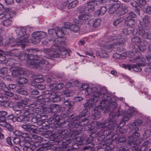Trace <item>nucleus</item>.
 I'll return each mask as SVG.
<instances>
[{
    "instance_id": "f257e3e1",
    "label": "nucleus",
    "mask_w": 151,
    "mask_h": 151,
    "mask_svg": "<svg viewBox=\"0 0 151 151\" xmlns=\"http://www.w3.org/2000/svg\"><path fill=\"white\" fill-rule=\"evenodd\" d=\"M103 94V98L101 100V105L108 111L112 112L117 107V103L114 101L115 98H111V94L105 89H104Z\"/></svg>"
},
{
    "instance_id": "f03ea898",
    "label": "nucleus",
    "mask_w": 151,
    "mask_h": 151,
    "mask_svg": "<svg viewBox=\"0 0 151 151\" xmlns=\"http://www.w3.org/2000/svg\"><path fill=\"white\" fill-rule=\"evenodd\" d=\"M118 126L116 123L114 124V126H109L104 127L101 130H97L95 131H93L92 134H90L91 137H95L98 136H104L105 137V134L108 135L110 134L113 130H116L118 129Z\"/></svg>"
},
{
    "instance_id": "7ed1b4c3",
    "label": "nucleus",
    "mask_w": 151,
    "mask_h": 151,
    "mask_svg": "<svg viewBox=\"0 0 151 151\" xmlns=\"http://www.w3.org/2000/svg\"><path fill=\"white\" fill-rule=\"evenodd\" d=\"M82 116H79L75 117L73 114H72L70 117L72 119L70 124V128H77L78 126H81L87 124L89 122V120L87 118L81 119Z\"/></svg>"
},
{
    "instance_id": "20e7f679",
    "label": "nucleus",
    "mask_w": 151,
    "mask_h": 151,
    "mask_svg": "<svg viewBox=\"0 0 151 151\" xmlns=\"http://www.w3.org/2000/svg\"><path fill=\"white\" fill-rule=\"evenodd\" d=\"M16 33L19 37L16 39V42H20L24 45V43H27L30 42V40L28 39L29 35H26V31L25 28H17L16 30Z\"/></svg>"
},
{
    "instance_id": "39448f33",
    "label": "nucleus",
    "mask_w": 151,
    "mask_h": 151,
    "mask_svg": "<svg viewBox=\"0 0 151 151\" xmlns=\"http://www.w3.org/2000/svg\"><path fill=\"white\" fill-rule=\"evenodd\" d=\"M140 136V134L139 132H134L132 135L129 136L126 139V143L132 147H135L137 144H140L143 141L142 139H139Z\"/></svg>"
},
{
    "instance_id": "423d86ee",
    "label": "nucleus",
    "mask_w": 151,
    "mask_h": 151,
    "mask_svg": "<svg viewBox=\"0 0 151 151\" xmlns=\"http://www.w3.org/2000/svg\"><path fill=\"white\" fill-rule=\"evenodd\" d=\"M80 89L81 90H85V93L88 95L92 94L96 97L102 96L97 88L95 87H89L87 84L83 83L80 88Z\"/></svg>"
},
{
    "instance_id": "0eeeda50",
    "label": "nucleus",
    "mask_w": 151,
    "mask_h": 151,
    "mask_svg": "<svg viewBox=\"0 0 151 151\" xmlns=\"http://www.w3.org/2000/svg\"><path fill=\"white\" fill-rule=\"evenodd\" d=\"M75 129L76 128L74 127L72 128H70V126L69 127V130L70 131L68 134L66 135L67 137H68V138L67 139H64L63 140V143L64 145H66V147H67V146L70 143H71L72 140L76 138L75 136L77 135H78L81 132V131L79 130H77L76 129H73L71 130V129Z\"/></svg>"
},
{
    "instance_id": "6e6552de",
    "label": "nucleus",
    "mask_w": 151,
    "mask_h": 151,
    "mask_svg": "<svg viewBox=\"0 0 151 151\" xmlns=\"http://www.w3.org/2000/svg\"><path fill=\"white\" fill-rule=\"evenodd\" d=\"M132 63H138V64H134L132 65V68L134 71L136 72H140L141 71L142 68H141V66H143L144 64L140 62H142L146 63L147 62L146 59L144 58L139 56H138L134 58V59L130 60Z\"/></svg>"
},
{
    "instance_id": "1a4fd4ad",
    "label": "nucleus",
    "mask_w": 151,
    "mask_h": 151,
    "mask_svg": "<svg viewBox=\"0 0 151 151\" xmlns=\"http://www.w3.org/2000/svg\"><path fill=\"white\" fill-rule=\"evenodd\" d=\"M40 59V58L37 54L35 55H31L27 62L30 68H38L39 65L38 63L39 62L37 60Z\"/></svg>"
},
{
    "instance_id": "9d476101",
    "label": "nucleus",
    "mask_w": 151,
    "mask_h": 151,
    "mask_svg": "<svg viewBox=\"0 0 151 151\" xmlns=\"http://www.w3.org/2000/svg\"><path fill=\"white\" fill-rule=\"evenodd\" d=\"M103 93L104 91H102L101 92H100V94L101 95V96H99L98 97H95L93 96L91 94V95H92L93 99H91L87 102L84 105V107H87L88 106L89 107H94L95 108L96 106V105L95 103L97 102L98 101L100 100L101 99H102L103 98Z\"/></svg>"
},
{
    "instance_id": "9b49d317",
    "label": "nucleus",
    "mask_w": 151,
    "mask_h": 151,
    "mask_svg": "<svg viewBox=\"0 0 151 151\" xmlns=\"http://www.w3.org/2000/svg\"><path fill=\"white\" fill-rule=\"evenodd\" d=\"M115 120L114 119H109L106 121L102 122H96V129L97 130H99L101 128L106 127H107L112 126H114Z\"/></svg>"
},
{
    "instance_id": "f8f14e48",
    "label": "nucleus",
    "mask_w": 151,
    "mask_h": 151,
    "mask_svg": "<svg viewBox=\"0 0 151 151\" xmlns=\"http://www.w3.org/2000/svg\"><path fill=\"white\" fill-rule=\"evenodd\" d=\"M149 30L146 28V29L140 28L138 31V34L139 36L145 39L151 40L150 35L149 34Z\"/></svg>"
},
{
    "instance_id": "ddd939ff",
    "label": "nucleus",
    "mask_w": 151,
    "mask_h": 151,
    "mask_svg": "<svg viewBox=\"0 0 151 151\" xmlns=\"http://www.w3.org/2000/svg\"><path fill=\"white\" fill-rule=\"evenodd\" d=\"M32 36L33 38L37 40L35 41L36 42V43H39L41 39L46 37V33L43 32H36L32 33Z\"/></svg>"
},
{
    "instance_id": "4468645a",
    "label": "nucleus",
    "mask_w": 151,
    "mask_h": 151,
    "mask_svg": "<svg viewBox=\"0 0 151 151\" xmlns=\"http://www.w3.org/2000/svg\"><path fill=\"white\" fill-rule=\"evenodd\" d=\"M33 52V53H34L35 52H36V51L35 50L31 49H28L24 52L23 53H20L18 54L17 56L19 58L22 60H28L29 58L30 55H32V54H29V52Z\"/></svg>"
},
{
    "instance_id": "2eb2a0df",
    "label": "nucleus",
    "mask_w": 151,
    "mask_h": 151,
    "mask_svg": "<svg viewBox=\"0 0 151 151\" xmlns=\"http://www.w3.org/2000/svg\"><path fill=\"white\" fill-rule=\"evenodd\" d=\"M28 108V106H22L21 103L19 102L17 103L16 106L14 108V111H22V112L24 113L25 115L29 114L30 112L28 110H26L25 109H27Z\"/></svg>"
},
{
    "instance_id": "dca6fc26",
    "label": "nucleus",
    "mask_w": 151,
    "mask_h": 151,
    "mask_svg": "<svg viewBox=\"0 0 151 151\" xmlns=\"http://www.w3.org/2000/svg\"><path fill=\"white\" fill-rule=\"evenodd\" d=\"M54 46H56L57 47H63L64 45H66V42L63 40H62L60 38H55L53 42ZM54 46H52L51 47V48L53 47Z\"/></svg>"
},
{
    "instance_id": "f3484780",
    "label": "nucleus",
    "mask_w": 151,
    "mask_h": 151,
    "mask_svg": "<svg viewBox=\"0 0 151 151\" xmlns=\"http://www.w3.org/2000/svg\"><path fill=\"white\" fill-rule=\"evenodd\" d=\"M125 113V111L121 109H119L117 111L116 114L114 112H111L109 114V119H115L114 118L116 116L118 117L124 114Z\"/></svg>"
},
{
    "instance_id": "a211bd4d",
    "label": "nucleus",
    "mask_w": 151,
    "mask_h": 151,
    "mask_svg": "<svg viewBox=\"0 0 151 151\" xmlns=\"http://www.w3.org/2000/svg\"><path fill=\"white\" fill-rule=\"evenodd\" d=\"M24 45H22L21 43L16 42V40L14 43L11 45L9 47V48L11 47L12 48V49L10 50V51H12L15 50H19V47L22 46L23 48H24L25 47L26 45H27V43H24Z\"/></svg>"
},
{
    "instance_id": "6ab92c4d",
    "label": "nucleus",
    "mask_w": 151,
    "mask_h": 151,
    "mask_svg": "<svg viewBox=\"0 0 151 151\" xmlns=\"http://www.w3.org/2000/svg\"><path fill=\"white\" fill-rule=\"evenodd\" d=\"M9 99L4 96V94L0 93V102H1V105L4 107H8V101Z\"/></svg>"
},
{
    "instance_id": "aec40b11",
    "label": "nucleus",
    "mask_w": 151,
    "mask_h": 151,
    "mask_svg": "<svg viewBox=\"0 0 151 151\" xmlns=\"http://www.w3.org/2000/svg\"><path fill=\"white\" fill-rule=\"evenodd\" d=\"M21 127L27 131H31L34 132H35V131L34 128L35 126L29 123L23 124L21 126Z\"/></svg>"
},
{
    "instance_id": "412c9836",
    "label": "nucleus",
    "mask_w": 151,
    "mask_h": 151,
    "mask_svg": "<svg viewBox=\"0 0 151 151\" xmlns=\"http://www.w3.org/2000/svg\"><path fill=\"white\" fill-rule=\"evenodd\" d=\"M120 7V4L118 3H113L109 5V13L112 14L116 12Z\"/></svg>"
},
{
    "instance_id": "4be33fe9",
    "label": "nucleus",
    "mask_w": 151,
    "mask_h": 151,
    "mask_svg": "<svg viewBox=\"0 0 151 151\" xmlns=\"http://www.w3.org/2000/svg\"><path fill=\"white\" fill-rule=\"evenodd\" d=\"M54 120V123L50 124V126L52 127V128H57L59 126L60 122L58 121L59 118L57 114H55L52 116Z\"/></svg>"
},
{
    "instance_id": "5701e85b",
    "label": "nucleus",
    "mask_w": 151,
    "mask_h": 151,
    "mask_svg": "<svg viewBox=\"0 0 151 151\" xmlns=\"http://www.w3.org/2000/svg\"><path fill=\"white\" fill-rule=\"evenodd\" d=\"M44 81L42 76L41 75L36 76L35 78L34 79L33 82L30 83L31 86H36L35 83L42 82Z\"/></svg>"
},
{
    "instance_id": "b1692460",
    "label": "nucleus",
    "mask_w": 151,
    "mask_h": 151,
    "mask_svg": "<svg viewBox=\"0 0 151 151\" xmlns=\"http://www.w3.org/2000/svg\"><path fill=\"white\" fill-rule=\"evenodd\" d=\"M50 109L52 112H59L61 110V107L59 105L54 104L50 105Z\"/></svg>"
},
{
    "instance_id": "393cba45",
    "label": "nucleus",
    "mask_w": 151,
    "mask_h": 151,
    "mask_svg": "<svg viewBox=\"0 0 151 151\" xmlns=\"http://www.w3.org/2000/svg\"><path fill=\"white\" fill-rule=\"evenodd\" d=\"M68 133V130H65L63 129H61L58 130L57 132V134L59 136L62 137V136H64L63 139L62 140V141H63V140L64 139H67L68 138V137H67L66 136V135H67L68 134H67Z\"/></svg>"
},
{
    "instance_id": "a878e982",
    "label": "nucleus",
    "mask_w": 151,
    "mask_h": 151,
    "mask_svg": "<svg viewBox=\"0 0 151 151\" xmlns=\"http://www.w3.org/2000/svg\"><path fill=\"white\" fill-rule=\"evenodd\" d=\"M108 44H107L108 46H107V47L106 49H104V50L105 51H107V50L109 49L110 48H119L120 47V42H114L112 44H111L109 43V42H108Z\"/></svg>"
},
{
    "instance_id": "bb28decb",
    "label": "nucleus",
    "mask_w": 151,
    "mask_h": 151,
    "mask_svg": "<svg viewBox=\"0 0 151 151\" xmlns=\"http://www.w3.org/2000/svg\"><path fill=\"white\" fill-rule=\"evenodd\" d=\"M90 141L89 138L86 137L83 140H81V142L82 144H88V146L90 148H93L95 145L92 142H90Z\"/></svg>"
},
{
    "instance_id": "cd10ccee",
    "label": "nucleus",
    "mask_w": 151,
    "mask_h": 151,
    "mask_svg": "<svg viewBox=\"0 0 151 151\" xmlns=\"http://www.w3.org/2000/svg\"><path fill=\"white\" fill-rule=\"evenodd\" d=\"M125 22L126 25L127 26H130V27L134 25L136 23L134 19L130 18L129 17H127L126 18Z\"/></svg>"
},
{
    "instance_id": "c85d7f7f",
    "label": "nucleus",
    "mask_w": 151,
    "mask_h": 151,
    "mask_svg": "<svg viewBox=\"0 0 151 151\" xmlns=\"http://www.w3.org/2000/svg\"><path fill=\"white\" fill-rule=\"evenodd\" d=\"M12 72V75L15 77L19 76L24 73V71L23 69L16 70H11Z\"/></svg>"
},
{
    "instance_id": "c756f323",
    "label": "nucleus",
    "mask_w": 151,
    "mask_h": 151,
    "mask_svg": "<svg viewBox=\"0 0 151 151\" xmlns=\"http://www.w3.org/2000/svg\"><path fill=\"white\" fill-rule=\"evenodd\" d=\"M134 29V27H127L123 29L122 32L124 34L129 35L132 32Z\"/></svg>"
},
{
    "instance_id": "7c9ffc66",
    "label": "nucleus",
    "mask_w": 151,
    "mask_h": 151,
    "mask_svg": "<svg viewBox=\"0 0 151 151\" xmlns=\"http://www.w3.org/2000/svg\"><path fill=\"white\" fill-rule=\"evenodd\" d=\"M107 8L106 6H103L101 8V9H99L96 12V14L98 16L100 15H103L107 10Z\"/></svg>"
},
{
    "instance_id": "2f4dec72",
    "label": "nucleus",
    "mask_w": 151,
    "mask_h": 151,
    "mask_svg": "<svg viewBox=\"0 0 151 151\" xmlns=\"http://www.w3.org/2000/svg\"><path fill=\"white\" fill-rule=\"evenodd\" d=\"M8 69L6 67H3L0 69V76L3 77L4 76L6 75L8 72Z\"/></svg>"
},
{
    "instance_id": "473e14b6",
    "label": "nucleus",
    "mask_w": 151,
    "mask_h": 151,
    "mask_svg": "<svg viewBox=\"0 0 151 151\" xmlns=\"http://www.w3.org/2000/svg\"><path fill=\"white\" fill-rule=\"evenodd\" d=\"M63 32L62 27L60 29L58 27L56 28V34L58 37H62L64 35Z\"/></svg>"
},
{
    "instance_id": "72a5a7b5",
    "label": "nucleus",
    "mask_w": 151,
    "mask_h": 151,
    "mask_svg": "<svg viewBox=\"0 0 151 151\" xmlns=\"http://www.w3.org/2000/svg\"><path fill=\"white\" fill-rule=\"evenodd\" d=\"M78 19L80 20H86L90 18V17L88 14L82 13L78 16Z\"/></svg>"
},
{
    "instance_id": "f704fd0d",
    "label": "nucleus",
    "mask_w": 151,
    "mask_h": 151,
    "mask_svg": "<svg viewBox=\"0 0 151 151\" xmlns=\"http://www.w3.org/2000/svg\"><path fill=\"white\" fill-rule=\"evenodd\" d=\"M16 62V61L14 59L12 58H9L7 61L6 65L7 66H11L12 67Z\"/></svg>"
},
{
    "instance_id": "c9c22d12",
    "label": "nucleus",
    "mask_w": 151,
    "mask_h": 151,
    "mask_svg": "<svg viewBox=\"0 0 151 151\" xmlns=\"http://www.w3.org/2000/svg\"><path fill=\"white\" fill-rule=\"evenodd\" d=\"M95 111L93 113V116L94 117V118L95 119H99L101 116V113L99 111H98V108L96 107L94 109Z\"/></svg>"
},
{
    "instance_id": "e433bc0d",
    "label": "nucleus",
    "mask_w": 151,
    "mask_h": 151,
    "mask_svg": "<svg viewBox=\"0 0 151 151\" xmlns=\"http://www.w3.org/2000/svg\"><path fill=\"white\" fill-rule=\"evenodd\" d=\"M36 117L38 118L41 119V120H45L48 117L45 114H38L36 115Z\"/></svg>"
},
{
    "instance_id": "4c0bfd02",
    "label": "nucleus",
    "mask_w": 151,
    "mask_h": 151,
    "mask_svg": "<svg viewBox=\"0 0 151 151\" xmlns=\"http://www.w3.org/2000/svg\"><path fill=\"white\" fill-rule=\"evenodd\" d=\"M50 99H51V101L53 102H56L57 101L56 99L57 98H58V96L56 93L52 92L50 96Z\"/></svg>"
},
{
    "instance_id": "58836bf2",
    "label": "nucleus",
    "mask_w": 151,
    "mask_h": 151,
    "mask_svg": "<svg viewBox=\"0 0 151 151\" xmlns=\"http://www.w3.org/2000/svg\"><path fill=\"white\" fill-rule=\"evenodd\" d=\"M28 81L27 79L22 78L19 80L18 82V83L19 85V86L21 87L23 86V84L27 83Z\"/></svg>"
},
{
    "instance_id": "ea45409f",
    "label": "nucleus",
    "mask_w": 151,
    "mask_h": 151,
    "mask_svg": "<svg viewBox=\"0 0 151 151\" xmlns=\"http://www.w3.org/2000/svg\"><path fill=\"white\" fill-rule=\"evenodd\" d=\"M78 1H74L70 3L68 6V8L70 9L75 7L78 4Z\"/></svg>"
},
{
    "instance_id": "a19ab883",
    "label": "nucleus",
    "mask_w": 151,
    "mask_h": 151,
    "mask_svg": "<svg viewBox=\"0 0 151 151\" xmlns=\"http://www.w3.org/2000/svg\"><path fill=\"white\" fill-rule=\"evenodd\" d=\"M63 93L64 95L66 97L71 96L74 94V93L69 90H66L64 91Z\"/></svg>"
},
{
    "instance_id": "79ce46f5",
    "label": "nucleus",
    "mask_w": 151,
    "mask_h": 151,
    "mask_svg": "<svg viewBox=\"0 0 151 151\" xmlns=\"http://www.w3.org/2000/svg\"><path fill=\"white\" fill-rule=\"evenodd\" d=\"M132 42L135 44L140 43L141 42V40L139 37L135 36L132 38Z\"/></svg>"
},
{
    "instance_id": "37998d69",
    "label": "nucleus",
    "mask_w": 151,
    "mask_h": 151,
    "mask_svg": "<svg viewBox=\"0 0 151 151\" xmlns=\"http://www.w3.org/2000/svg\"><path fill=\"white\" fill-rule=\"evenodd\" d=\"M71 30L73 32H77L80 29V28L75 24H72L70 26Z\"/></svg>"
},
{
    "instance_id": "c03bdc74",
    "label": "nucleus",
    "mask_w": 151,
    "mask_h": 151,
    "mask_svg": "<svg viewBox=\"0 0 151 151\" xmlns=\"http://www.w3.org/2000/svg\"><path fill=\"white\" fill-rule=\"evenodd\" d=\"M19 66L20 64L19 63H15L13 66H12L10 68V70H15L18 69L19 70L23 69L20 68Z\"/></svg>"
},
{
    "instance_id": "a18cd8bd",
    "label": "nucleus",
    "mask_w": 151,
    "mask_h": 151,
    "mask_svg": "<svg viewBox=\"0 0 151 151\" xmlns=\"http://www.w3.org/2000/svg\"><path fill=\"white\" fill-rule=\"evenodd\" d=\"M14 42H15V39L14 38L11 37L6 41L5 42V45H8L9 47L11 45L14 43Z\"/></svg>"
},
{
    "instance_id": "49530a36",
    "label": "nucleus",
    "mask_w": 151,
    "mask_h": 151,
    "mask_svg": "<svg viewBox=\"0 0 151 151\" xmlns=\"http://www.w3.org/2000/svg\"><path fill=\"white\" fill-rule=\"evenodd\" d=\"M63 30V33L64 35H68L71 32H72L71 30L70 27L69 28L67 27H62Z\"/></svg>"
},
{
    "instance_id": "de8ad7c7",
    "label": "nucleus",
    "mask_w": 151,
    "mask_h": 151,
    "mask_svg": "<svg viewBox=\"0 0 151 151\" xmlns=\"http://www.w3.org/2000/svg\"><path fill=\"white\" fill-rule=\"evenodd\" d=\"M149 142L147 141L142 144V146L141 147L142 151H146L147 149L148 145L149 144Z\"/></svg>"
},
{
    "instance_id": "09e8293b",
    "label": "nucleus",
    "mask_w": 151,
    "mask_h": 151,
    "mask_svg": "<svg viewBox=\"0 0 151 151\" xmlns=\"http://www.w3.org/2000/svg\"><path fill=\"white\" fill-rule=\"evenodd\" d=\"M129 127L131 129L134 130V132H137L139 130V128L135 123V121L131 124Z\"/></svg>"
},
{
    "instance_id": "8fccbe9b",
    "label": "nucleus",
    "mask_w": 151,
    "mask_h": 151,
    "mask_svg": "<svg viewBox=\"0 0 151 151\" xmlns=\"http://www.w3.org/2000/svg\"><path fill=\"white\" fill-rule=\"evenodd\" d=\"M32 121H33L34 120L35 121V122H37V124H41L42 127H44L47 126L48 127V125L46 124L44 122H42V121L41 120H40L39 121L37 122V118H34L32 119Z\"/></svg>"
},
{
    "instance_id": "3c124183",
    "label": "nucleus",
    "mask_w": 151,
    "mask_h": 151,
    "mask_svg": "<svg viewBox=\"0 0 151 151\" xmlns=\"http://www.w3.org/2000/svg\"><path fill=\"white\" fill-rule=\"evenodd\" d=\"M119 10L120 9H119ZM128 11L127 8L125 6H122L120 9L119 13V15H122L126 13Z\"/></svg>"
},
{
    "instance_id": "603ef678",
    "label": "nucleus",
    "mask_w": 151,
    "mask_h": 151,
    "mask_svg": "<svg viewBox=\"0 0 151 151\" xmlns=\"http://www.w3.org/2000/svg\"><path fill=\"white\" fill-rule=\"evenodd\" d=\"M149 19L150 17L148 16H145L142 18V21L145 25H148L150 24Z\"/></svg>"
},
{
    "instance_id": "864d4df0",
    "label": "nucleus",
    "mask_w": 151,
    "mask_h": 151,
    "mask_svg": "<svg viewBox=\"0 0 151 151\" xmlns=\"http://www.w3.org/2000/svg\"><path fill=\"white\" fill-rule=\"evenodd\" d=\"M121 38L120 35H115L113 36H109V39L110 41H114V40L119 39Z\"/></svg>"
},
{
    "instance_id": "5fc2aeb1",
    "label": "nucleus",
    "mask_w": 151,
    "mask_h": 151,
    "mask_svg": "<svg viewBox=\"0 0 151 151\" xmlns=\"http://www.w3.org/2000/svg\"><path fill=\"white\" fill-rule=\"evenodd\" d=\"M101 22V20L100 19H97L93 21V25L95 27H97L99 25Z\"/></svg>"
},
{
    "instance_id": "6e6d98bb",
    "label": "nucleus",
    "mask_w": 151,
    "mask_h": 151,
    "mask_svg": "<svg viewBox=\"0 0 151 151\" xmlns=\"http://www.w3.org/2000/svg\"><path fill=\"white\" fill-rule=\"evenodd\" d=\"M17 92L19 94L27 95L28 94L27 92L22 88H20L18 89Z\"/></svg>"
},
{
    "instance_id": "4d7b16f0",
    "label": "nucleus",
    "mask_w": 151,
    "mask_h": 151,
    "mask_svg": "<svg viewBox=\"0 0 151 151\" xmlns=\"http://www.w3.org/2000/svg\"><path fill=\"white\" fill-rule=\"evenodd\" d=\"M12 22V20L7 19L4 20L3 22V24L5 26H9L11 25Z\"/></svg>"
},
{
    "instance_id": "13d9d810",
    "label": "nucleus",
    "mask_w": 151,
    "mask_h": 151,
    "mask_svg": "<svg viewBox=\"0 0 151 151\" xmlns=\"http://www.w3.org/2000/svg\"><path fill=\"white\" fill-rule=\"evenodd\" d=\"M144 12L148 14H151V6H147L144 10Z\"/></svg>"
},
{
    "instance_id": "bf43d9fd",
    "label": "nucleus",
    "mask_w": 151,
    "mask_h": 151,
    "mask_svg": "<svg viewBox=\"0 0 151 151\" xmlns=\"http://www.w3.org/2000/svg\"><path fill=\"white\" fill-rule=\"evenodd\" d=\"M144 137L147 138L151 136V130L148 129L143 134Z\"/></svg>"
},
{
    "instance_id": "052dcab7",
    "label": "nucleus",
    "mask_w": 151,
    "mask_h": 151,
    "mask_svg": "<svg viewBox=\"0 0 151 151\" xmlns=\"http://www.w3.org/2000/svg\"><path fill=\"white\" fill-rule=\"evenodd\" d=\"M84 108L85 109L82 111L81 115H80L81 116H85L86 115V113L88 111V110H90V108L88 106L86 108L85 107H84Z\"/></svg>"
},
{
    "instance_id": "680f3d73",
    "label": "nucleus",
    "mask_w": 151,
    "mask_h": 151,
    "mask_svg": "<svg viewBox=\"0 0 151 151\" xmlns=\"http://www.w3.org/2000/svg\"><path fill=\"white\" fill-rule=\"evenodd\" d=\"M124 19L123 17H121L119 19H117L113 22V25L114 26L117 25L122 22Z\"/></svg>"
},
{
    "instance_id": "e2e57ef3",
    "label": "nucleus",
    "mask_w": 151,
    "mask_h": 151,
    "mask_svg": "<svg viewBox=\"0 0 151 151\" xmlns=\"http://www.w3.org/2000/svg\"><path fill=\"white\" fill-rule=\"evenodd\" d=\"M29 101L30 100L28 99L27 98H24V99L21 100L19 102V103H21L22 106H23V104L25 105H27Z\"/></svg>"
},
{
    "instance_id": "0e129e2a",
    "label": "nucleus",
    "mask_w": 151,
    "mask_h": 151,
    "mask_svg": "<svg viewBox=\"0 0 151 151\" xmlns=\"http://www.w3.org/2000/svg\"><path fill=\"white\" fill-rule=\"evenodd\" d=\"M139 7L142 8V6L145 5L146 3V1L145 0H140L138 1Z\"/></svg>"
},
{
    "instance_id": "69168bd1",
    "label": "nucleus",
    "mask_w": 151,
    "mask_h": 151,
    "mask_svg": "<svg viewBox=\"0 0 151 151\" xmlns=\"http://www.w3.org/2000/svg\"><path fill=\"white\" fill-rule=\"evenodd\" d=\"M0 88L4 91V92L8 89L6 87L5 84L4 83H0Z\"/></svg>"
},
{
    "instance_id": "338daca9",
    "label": "nucleus",
    "mask_w": 151,
    "mask_h": 151,
    "mask_svg": "<svg viewBox=\"0 0 151 151\" xmlns=\"http://www.w3.org/2000/svg\"><path fill=\"white\" fill-rule=\"evenodd\" d=\"M87 7L86 6H83L80 7L79 8V10L81 12H86Z\"/></svg>"
},
{
    "instance_id": "774afa93",
    "label": "nucleus",
    "mask_w": 151,
    "mask_h": 151,
    "mask_svg": "<svg viewBox=\"0 0 151 151\" xmlns=\"http://www.w3.org/2000/svg\"><path fill=\"white\" fill-rule=\"evenodd\" d=\"M147 62L146 63L149 64H151V55H148L146 57Z\"/></svg>"
}]
</instances>
